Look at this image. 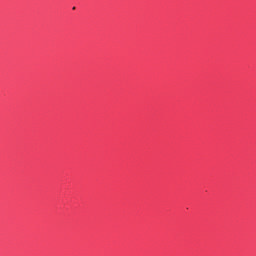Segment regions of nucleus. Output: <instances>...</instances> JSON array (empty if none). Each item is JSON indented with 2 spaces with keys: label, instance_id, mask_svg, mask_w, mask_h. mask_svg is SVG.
<instances>
[{
  "label": "nucleus",
  "instance_id": "nucleus-1",
  "mask_svg": "<svg viewBox=\"0 0 256 256\" xmlns=\"http://www.w3.org/2000/svg\"><path fill=\"white\" fill-rule=\"evenodd\" d=\"M72 9L75 10V7H73Z\"/></svg>",
  "mask_w": 256,
  "mask_h": 256
}]
</instances>
